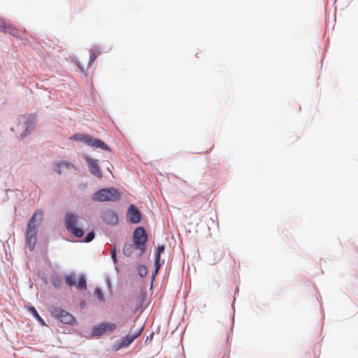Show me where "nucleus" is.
<instances>
[{"mask_svg":"<svg viewBox=\"0 0 358 358\" xmlns=\"http://www.w3.org/2000/svg\"><path fill=\"white\" fill-rule=\"evenodd\" d=\"M71 140L83 142L87 145L103 150L110 151V148L102 141L94 138L90 135L78 133L70 137Z\"/></svg>","mask_w":358,"mask_h":358,"instance_id":"1","label":"nucleus"},{"mask_svg":"<svg viewBox=\"0 0 358 358\" xmlns=\"http://www.w3.org/2000/svg\"><path fill=\"white\" fill-rule=\"evenodd\" d=\"M119 192L114 188H104L96 192L92 199L95 201H115L120 199Z\"/></svg>","mask_w":358,"mask_h":358,"instance_id":"2","label":"nucleus"},{"mask_svg":"<svg viewBox=\"0 0 358 358\" xmlns=\"http://www.w3.org/2000/svg\"><path fill=\"white\" fill-rule=\"evenodd\" d=\"M148 241V234L142 227L136 228L133 235V242L137 250L140 251V255L145 251V243Z\"/></svg>","mask_w":358,"mask_h":358,"instance_id":"3","label":"nucleus"},{"mask_svg":"<svg viewBox=\"0 0 358 358\" xmlns=\"http://www.w3.org/2000/svg\"><path fill=\"white\" fill-rule=\"evenodd\" d=\"M52 315L64 324H74L76 323L75 317L71 313L59 308L52 309Z\"/></svg>","mask_w":358,"mask_h":358,"instance_id":"4","label":"nucleus"},{"mask_svg":"<svg viewBox=\"0 0 358 358\" xmlns=\"http://www.w3.org/2000/svg\"><path fill=\"white\" fill-rule=\"evenodd\" d=\"M66 283L69 286H77V288L80 289H85L87 287V283L85 278L83 275H80L77 283V278L75 274H69L65 277Z\"/></svg>","mask_w":358,"mask_h":358,"instance_id":"5","label":"nucleus"},{"mask_svg":"<svg viewBox=\"0 0 358 358\" xmlns=\"http://www.w3.org/2000/svg\"><path fill=\"white\" fill-rule=\"evenodd\" d=\"M37 229L36 225H28L26 233V244L30 251H33L36 243Z\"/></svg>","mask_w":358,"mask_h":358,"instance_id":"6","label":"nucleus"},{"mask_svg":"<svg viewBox=\"0 0 358 358\" xmlns=\"http://www.w3.org/2000/svg\"><path fill=\"white\" fill-rule=\"evenodd\" d=\"M117 327L115 323L102 322L99 325L95 326L92 329L94 336H101L106 332H112Z\"/></svg>","mask_w":358,"mask_h":358,"instance_id":"7","label":"nucleus"},{"mask_svg":"<svg viewBox=\"0 0 358 358\" xmlns=\"http://www.w3.org/2000/svg\"><path fill=\"white\" fill-rule=\"evenodd\" d=\"M142 330L143 327H140L134 331L132 334H129L123 337L120 343L119 344V347L116 350L128 347L136 338L141 335Z\"/></svg>","mask_w":358,"mask_h":358,"instance_id":"8","label":"nucleus"},{"mask_svg":"<svg viewBox=\"0 0 358 358\" xmlns=\"http://www.w3.org/2000/svg\"><path fill=\"white\" fill-rule=\"evenodd\" d=\"M127 220L132 224H138L141 219V215L138 209L134 205H131L127 214Z\"/></svg>","mask_w":358,"mask_h":358,"instance_id":"9","label":"nucleus"},{"mask_svg":"<svg viewBox=\"0 0 358 358\" xmlns=\"http://www.w3.org/2000/svg\"><path fill=\"white\" fill-rule=\"evenodd\" d=\"M85 160L88 164V166L92 174H93L94 176L99 178H101L103 175L98 165V161L90 157H86Z\"/></svg>","mask_w":358,"mask_h":358,"instance_id":"10","label":"nucleus"},{"mask_svg":"<svg viewBox=\"0 0 358 358\" xmlns=\"http://www.w3.org/2000/svg\"><path fill=\"white\" fill-rule=\"evenodd\" d=\"M68 232L74 234L75 236L80 238L83 236L84 233L83 229L78 228L77 225H66Z\"/></svg>","mask_w":358,"mask_h":358,"instance_id":"11","label":"nucleus"},{"mask_svg":"<svg viewBox=\"0 0 358 358\" xmlns=\"http://www.w3.org/2000/svg\"><path fill=\"white\" fill-rule=\"evenodd\" d=\"M0 30L4 32H8L13 35L15 34L16 31L14 28H13L10 24L4 22L2 19H0Z\"/></svg>","mask_w":358,"mask_h":358,"instance_id":"12","label":"nucleus"},{"mask_svg":"<svg viewBox=\"0 0 358 358\" xmlns=\"http://www.w3.org/2000/svg\"><path fill=\"white\" fill-rule=\"evenodd\" d=\"M43 213L42 210L36 211L31 217L28 224H38L43 220Z\"/></svg>","mask_w":358,"mask_h":358,"instance_id":"13","label":"nucleus"},{"mask_svg":"<svg viewBox=\"0 0 358 358\" xmlns=\"http://www.w3.org/2000/svg\"><path fill=\"white\" fill-rule=\"evenodd\" d=\"M69 168H73V165L66 162H60L57 164L55 171L57 173L61 174L64 169H68Z\"/></svg>","mask_w":358,"mask_h":358,"instance_id":"14","label":"nucleus"},{"mask_svg":"<svg viewBox=\"0 0 358 358\" xmlns=\"http://www.w3.org/2000/svg\"><path fill=\"white\" fill-rule=\"evenodd\" d=\"M135 248H136L134 243V244H125L122 249L123 254L127 257H129L133 254Z\"/></svg>","mask_w":358,"mask_h":358,"instance_id":"15","label":"nucleus"},{"mask_svg":"<svg viewBox=\"0 0 358 358\" xmlns=\"http://www.w3.org/2000/svg\"><path fill=\"white\" fill-rule=\"evenodd\" d=\"M165 247L164 245H159L155 253V264H161L160 259L161 254L164 251Z\"/></svg>","mask_w":358,"mask_h":358,"instance_id":"16","label":"nucleus"},{"mask_svg":"<svg viewBox=\"0 0 358 358\" xmlns=\"http://www.w3.org/2000/svg\"><path fill=\"white\" fill-rule=\"evenodd\" d=\"M106 220H110V224H116L118 221L117 215L113 211L105 213V221Z\"/></svg>","mask_w":358,"mask_h":358,"instance_id":"17","label":"nucleus"},{"mask_svg":"<svg viewBox=\"0 0 358 358\" xmlns=\"http://www.w3.org/2000/svg\"><path fill=\"white\" fill-rule=\"evenodd\" d=\"M101 52L96 49L90 50L89 65L92 64L100 55Z\"/></svg>","mask_w":358,"mask_h":358,"instance_id":"18","label":"nucleus"},{"mask_svg":"<svg viewBox=\"0 0 358 358\" xmlns=\"http://www.w3.org/2000/svg\"><path fill=\"white\" fill-rule=\"evenodd\" d=\"M77 222V216L71 214L67 213L65 217V224H76Z\"/></svg>","mask_w":358,"mask_h":358,"instance_id":"19","label":"nucleus"},{"mask_svg":"<svg viewBox=\"0 0 358 358\" xmlns=\"http://www.w3.org/2000/svg\"><path fill=\"white\" fill-rule=\"evenodd\" d=\"M51 282H52V285L56 288H59L61 285V281H60L59 278L57 277L53 278L51 280Z\"/></svg>","mask_w":358,"mask_h":358,"instance_id":"20","label":"nucleus"},{"mask_svg":"<svg viewBox=\"0 0 358 358\" xmlns=\"http://www.w3.org/2000/svg\"><path fill=\"white\" fill-rule=\"evenodd\" d=\"M138 271L139 275L142 277L145 276L147 274V268L145 266H139L138 267Z\"/></svg>","mask_w":358,"mask_h":358,"instance_id":"21","label":"nucleus"},{"mask_svg":"<svg viewBox=\"0 0 358 358\" xmlns=\"http://www.w3.org/2000/svg\"><path fill=\"white\" fill-rule=\"evenodd\" d=\"M94 236H95L94 232L90 231V233L87 234V236L85 238L84 241L86 243H89L94 239Z\"/></svg>","mask_w":358,"mask_h":358,"instance_id":"22","label":"nucleus"},{"mask_svg":"<svg viewBox=\"0 0 358 358\" xmlns=\"http://www.w3.org/2000/svg\"><path fill=\"white\" fill-rule=\"evenodd\" d=\"M95 295L98 297V299L100 300V301H103L104 298H103V294L102 293V292L101 291L100 289L99 288H96L95 289Z\"/></svg>","mask_w":358,"mask_h":358,"instance_id":"23","label":"nucleus"},{"mask_svg":"<svg viewBox=\"0 0 358 358\" xmlns=\"http://www.w3.org/2000/svg\"><path fill=\"white\" fill-rule=\"evenodd\" d=\"M111 257L113 260V262L115 263L117 262V257H116V247L115 245H113L112 247V250H111Z\"/></svg>","mask_w":358,"mask_h":358,"instance_id":"24","label":"nucleus"},{"mask_svg":"<svg viewBox=\"0 0 358 358\" xmlns=\"http://www.w3.org/2000/svg\"><path fill=\"white\" fill-rule=\"evenodd\" d=\"M160 266H161V264H155V270L152 272V275L154 276L158 273Z\"/></svg>","mask_w":358,"mask_h":358,"instance_id":"25","label":"nucleus"},{"mask_svg":"<svg viewBox=\"0 0 358 358\" xmlns=\"http://www.w3.org/2000/svg\"><path fill=\"white\" fill-rule=\"evenodd\" d=\"M30 310H31V311L34 313V315L36 317H39V315H38V313H37V311L36 310V309H35L34 307H31V308H30Z\"/></svg>","mask_w":358,"mask_h":358,"instance_id":"26","label":"nucleus"},{"mask_svg":"<svg viewBox=\"0 0 358 358\" xmlns=\"http://www.w3.org/2000/svg\"><path fill=\"white\" fill-rule=\"evenodd\" d=\"M222 259V257H219L216 260L215 259L214 260V262H213V264H216L217 262H218L220 259Z\"/></svg>","mask_w":358,"mask_h":358,"instance_id":"27","label":"nucleus"},{"mask_svg":"<svg viewBox=\"0 0 358 358\" xmlns=\"http://www.w3.org/2000/svg\"><path fill=\"white\" fill-rule=\"evenodd\" d=\"M22 128L27 129V122H24V123L22 125Z\"/></svg>","mask_w":358,"mask_h":358,"instance_id":"28","label":"nucleus"},{"mask_svg":"<svg viewBox=\"0 0 358 358\" xmlns=\"http://www.w3.org/2000/svg\"><path fill=\"white\" fill-rule=\"evenodd\" d=\"M25 135H26L25 134H21L20 137L22 138L25 136Z\"/></svg>","mask_w":358,"mask_h":358,"instance_id":"29","label":"nucleus"}]
</instances>
